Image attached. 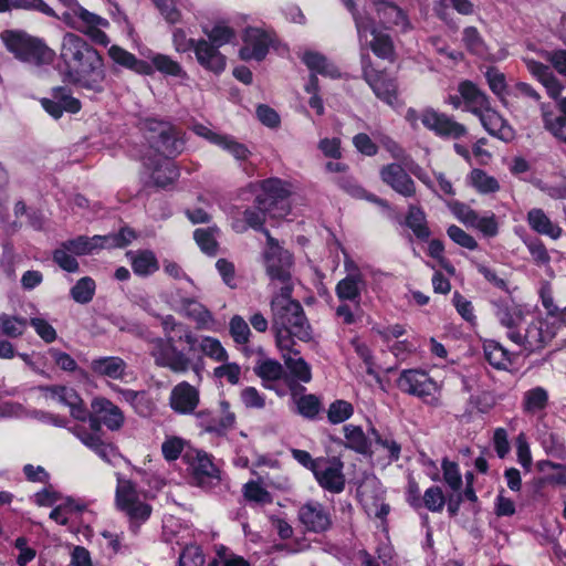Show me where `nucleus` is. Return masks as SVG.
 I'll return each mask as SVG.
<instances>
[{
	"label": "nucleus",
	"mask_w": 566,
	"mask_h": 566,
	"mask_svg": "<svg viewBox=\"0 0 566 566\" xmlns=\"http://www.w3.org/2000/svg\"><path fill=\"white\" fill-rule=\"evenodd\" d=\"M41 105L55 119L60 118L64 112L75 114L81 109V102L75 98L66 87H54L51 97L41 99Z\"/></svg>",
	"instance_id": "25"
},
{
	"label": "nucleus",
	"mask_w": 566,
	"mask_h": 566,
	"mask_svg": "<svg viewBox=\"0 0 566 566\" xmlns=\"http://www.w3.org/2000/svg\"><path fill=\"white\" fill-rule=\"evenodd\" d=\"M176 310L196 324L199 331H217V321L213 314L198 300L193 297H180L176 303Z\"/></svg>",
	"instance_id": "20"
},
{
	"label": "nucleus",
	"mask_w": 566,
	"mask_h": 566,
	"mask_svg": "<svg viewBox=\"0 0 566 566\" xmlns=\"http://www.w3.org/2000/svg\"><path fill=\"white\" fill-rule=\"evenodd\" d=\"M292 190L291 185L279 178H270L260 182V190L255 203L260 210H269L271 218H283L290 212L287 198Z\"/></svg>",
	"instance_id": "8"
},
{
	"label": "nucleus",
	"mask_w": 566,
	"mask_h": 566,
	"mask_svg": "<svg viewBox=\"0 0 566 566\" xmlns=\"http://www.w3.org/2000/svg\"><path fill=\"white\" fill-rule=\"evenodd\" d=\"M272 43L270 35L258 28H249L243 36V45L239 55L243 61H262Z\"/></svg>",
	"instance_id": "22"
},
{
	"label": "nucleus",
	"mask_w": 566,
	"mask_h": 566,
	"mask_svg": "<svg viewBox=\"0 0 566 566\" xmlns=\"http://www.w3.org/2000/svg\"><path fill=\"white\" fill-rule=\"evenodd\" d=\"M217 146L232 155L237 160H247L250 156V150L244 144L239 143L234 137L229 135H222L218 139Z\"/></svg>",
	"instance_id": "56"
},
{
	"label": "nucleus",
	"mask_w": 566,
	"mask_h": 566,
	"mask_svg": "<svg viewBox=\"0 0 566 566\" xmlns=\"http://www.w3.org/2000/svg\"><path fill=\"white\" fill-rule=\"evenodd\" d=\"M446 504V496L440 486H430L422 496V506L433 513L441 512Z\"/></svg>",
	"instance_id": "57"
},
{
	"label": "nucleus",
	"mask_w": 566,
	"mask_h": 566,
	"mask_svg": "<svg viewBox=\"0 0 566 566\" xmlns=\"http://www.w3.org/2000/svg\"><path fill=\"white\" fill-rule=\"evenodd\" d=\"M126 255L138 276H149L159 270L158 259L151 250L129 251Z\"/></svg>",
	"instance_id": "34"
},
{
	"label": "nucleus",
	"mask_w": 566,
	"mask_h": 566,
	"mask_svg": "<svg viewBox=\"0 0 566 566\" xmlns=\"http://www.w3.org/2000/svg\"><path fill=\"white\" fill-rule=\"evenodd\" d=\"M343 432L345 448L360 454H368L370 452L371 442L361 427L349 423L343 427Z\"/></svg>",
	"instance_id": "37"
},
{
	"label": "nucleus",
	"mask_w": 566,
	"mask_h": 566,
	"mask_svg": "<svg viewBox=\"0 0 566 566\" xmlns=\"http://www.w3.org/2000/svg\"><path fill=\"white\" fill-rule=\"evenodd\" d=\"M108 55L116 64L129 69L138 74H153V67L148 62L138 60L134 54L118 45H112L108 49Z\"/></svg>",
	"instance_id": "35"
},
{
	"label": "nucleus",
	"mask_w": 566,
	"mask_h": 566,
	"mask_svg": "<svg viewBox=\"0 0 566 566\" xmlns=\"http://www.w3.org/2000/svg\"><path fill=\"white\" fill-rule=\"evenodd\" d=\"M43 391L45 392V396L52 400L67 406L70 408V413L74 419L82 422L86 421L88 410L75 389L65 386H50L43 388Z\"/></svg>",
	"instance_id": "23"
},
{
	"label": "nucleus",
	"mask_w": 566,
	"mask_h": 566,
	"mask_svg": "<svg viewBox=\"0 0 566 566\" xmlns=\"http://www.w3.org/2000/svg\"><path fill=\"white\" fill-rule=\"evenodd\" d=\"M376 443L381 447L386 452L389 462L398 461L400 458L401 447L391 436H380L375 428L370 429Z\"/></svg>",
	"instance_id": "60"
},
{
	"label": "nucleus",
	"mask_w": 566,
	"mask_h": 566,
	"mask_svg": "<svg viewBox=\"0 0 566 566\" xmlns=\"http://www.w3.org/2000/svg\"><path fill=\"white\" fill-rule=\"evenodd\" d=\"M472 228L479 230L484 237L494 238L499 233L497 218L493 212H489L484 216L476 214V219L473 221Z\"/></svg>",
	"instance_id": "58"
},
{
	"label": "nucleus",
	"mask_w": 566,
	"mask_h": 566,
	"mask_svg": "<svg viewBox=\"0 0 566 566\" xmlns=\"http://www.w3.org/2000/svg\"><path fill=\"white\" fill-rule=\"evenodd\" d=\"M363 76L371 87L376 96L390 106H395L397 99V85L392 78L386 74L376 71L370 64L368 55H361Z\"/></svg>",
	"instance_id": "16"
},
{
	"label": "nucleus",
	"mask_w": 566,
	"mask_h": 566,
	"mask_svg": "<svg viewBox=\"0 0 566 566\" xmlns=\"http://www.w3.org/2000/svg\"><path fill=\"white\" fill-rule=\"evenodd\" d=\"M218 232L217 228L209 229H197L193 233V238L200 249L207 254H216L217 252V241L216 233Z\"/></svg>",
	"instance_id": "59"
},
{
	"label": "nucleus",
	"mask_w": 566,
	"mask_h": 566,
	"mask_svg": "<svg viewBox=\"0 0 566 566\" xmlns=\"http://www.w3.org/2000/svg\"><path fill=\"white\" fill-rule=\"evenodd\" d=\"M458 91L464 99V109L479 119L483 128L493 137L505 143L515 138V130L502 115L495 111L485 95L474 83L463 81Z\"/></svg>",
	"instance_id": "4"
},
{
	"label": "nucleus",
	"mask_w": 566,
	"mask_h": 566,
	"mask_svg": "<svg viewBox=\"0 0 566 566\" xmlns=\"http://www.w3.org/2000/svg\"><path fill=\"white\" fill-rule=\"evenodd\" d=\"M548 405V392L543 387H534L523 395L522 408L527 415H538Z\"/></svg>",
	"instance_id": "42"
},
{
	"label": "nucleus",
	"mask_w": 566,
	"mask_h": 566,
	"mask_svg": "<svg viewBox=\"0 0 566 566\" xmlns=\"http://www.w3.org/2000/svg\"><path fill=\"white\" fill-rule=\"evenodd\" d=\"M64 78L94 92L103 90L105 69L102 55L83 38L65 33L60 49Z\"/></svg>",
	"instance_id": "1"
},
{
	"label": "nucleus",
	"mask_w": 566,
	"mask_h": 566,
	"mask_svg": "<svg viewBox=\"0 0 566 566\" xmlns=\"http://www.w3.org/2000/svg\"><path fill=\"white\" fill-rule=\"evenodd\" d=\"M524 62L527 70L544 85L547 94L552 98H558L563 91V85L553 75L549 67L530 57H525Z\"/></svg>",
	"instance_id": "33"
},
{
	"label": "nucleus",
	"mask_w": 566,
	"mask_h": 566,
	"mask_svg": "<svg viewBox=\"0 0 566 566\" xmlns=\"http://www.w3.org/2000/svg\"><path fill=\"white\" fill-rule=\"evenodd\" d=\"M168 400L176 413L191 415L199 405L200 392L197 387L184 380L172 387Z\"/></svg>",
	"instance_id": "24"
},
{
	"label": "nucleus",
	"mask_w": 566,
	"mask_h": 566,
	"mask_svg": "<svg viewBox=\"0 0 566 566\" xmlns=\"http://www.w3.org/2000/svg\"><path fill=\"white\" fill-rule=\"evenodd\" d=\"M494 314L501 326L506 329V337L511 342L521 340V324L524 321V312L521 305L513 301H496L493 303Z\"/></svg>",
	"instance_id": "19"
},
{
	"label": "nucleus",
	"mask_w": 566,
	"mask_h": 566,
	"mask_svg": "<svg viewBox=\"0 0 566 566\" xmlns=\"http://www.w3.org/2000/svg\"><path fill=\"white\" fill-rule=\"evenodd\" d=\"M526 221L534 232L547 235L553 240L559 239L563 233V229L554 223L541 208L531 209L527 212Z\"/></svg>",
	"instance_id": "32"
},
{
	"label": "nucleus",
	"mask_w": 566,
	"mask_h": 566,
	"mask_svg": "<svg viewBox=\"0 0 566 566\" xmlns=\"http://www.w3.org/2000/svg\"><path fill=\"white\" fill-rule=\"evenodd\" d=\"M565 327L563 321L536 317L521 331V340H515L514 344L530 353L539 352L549 345L558 332Z\"/></svg>",
	"instance_id": "9"
},
{
	"label": "nucleus",
	"mask_w": 566,
	"mask_h": 566,
	"mask_svg": "<svg viewBox=\"0 0 566 566\" xmlns=\"http://www.w3.org/2000/svg\"><path fill=\"white\" fill-rule=\"evenodd\" d=\"M70 249L66 248V243L63 242L60 248H57L53 253V260L61 269L66 272H77L78 271V262L75 259Z\"/></svg>",
	"instance_id": "61"
},
{
	"label": "nucleus",
	"mask_w": 566,
	"mask_h": 566,
	"mask_svg": "<svg viewBox=\"0 0 566 566\" xmlns=\"http://www.w3.org/2000/svg\"><path fill=\"white\" fill-rule=\"evenodd\" d=\"M298 521L307 532L323 533L332 526V514L324 504L310 500L297 511Z\"/></svg>",
	"instance_id": "18"
},
{
	"label": "nucleus",
	"mask_w": 566,
	"mask_h": 566,
	"mask_svg": "<svg viewBox=\"0 0 566 566\" xmlns=\"http://www.w3.org/2000/svg\"><path fill=\"white\" fill-rule=\"evenodd\" d=\"M153 72L156 70L165 75L187 80L188 74L184 67L170 56L166 54L156 53L150 56Z\"/></svg>",
	"instance_id": "45"
},
{
	"label": "nucleus",
	"mask_w": 566,
	"mask_h": 566,
	"mask_svg": "<svg viewBox=\"0 0 566 566\" xmlns=\"http://www.w3.org/2000/svg\"><path fill=\"white\" fill-rule=\"evenodd\" d=\"M380 22L387 28H398L401 32L410 30V22L405 12L388 0H370Z\"/></svg>",
	"instance_id": "29"
},
{
	"label": "nucleus",
	"mask_w": 566,
	"mask_h": 566,
	"mask_svg": "<svg viewBox=\"0 0 566 566\" xmlns=\"http://www.w3.org/2000/svg\"><path fill=\"white\" fill-rule=\"evenodd\" d=\"M116 392H118L123 400L129 403L135 411L140 416H148L153 410V402L149 399L146 391L133 390V389H124L118 386L112 387Z\"/></svg>",
	"instance_id": "39"
},
{
	"label": "nucleus",
	"mask_w": 566,
	"mask_h": 566,
	"mask_svg": "<svg viewBox=\"0 0 566 566\" xmlns=\"http://www.w3.org/2000/svg\"><path fill=\"white\" fill-rule=\"evenodd\" d=\"M421 124L437 136L442 138L458 139L467 135V127L457 122L453 117L439 113L433 108H426L421 112Z\"/></svg>",
	"instance_id": "13"
},
{
	"label": "nucleus",
	"mask_w": 566,
	"mask_h": 566,
	"mask_svg": "<svg viewBox=\"0 0 566 566\" xmlns=\"http://www.w3.org/2000/svg\"><path fill=\"white\" fill-rule=\"evenodd\" d=\"M161 326L165 337H156L149 342V355L154 358L156 366L167 368L175 374L192 371L200 377L203 371L202 358L192 359L185 350L178 349L170 335L178 327H182V324L172 315H166L161 318Z\"/></svg>",
	"instance_id": "3"
},
{
	"label": "nucleus",
	"mask_w": 566,
	"mask_h": 566,
	"mask_svg": "<svg viewBox=\"0 0 566 566\" xmlns=\"http://www.w3.org/2000/svg\"><path fill=\"white\" fill-rule=\"evenodd\" d=\"M266 213L269 214V210H260L258 206L255 209H247L242 213V220H233L232 228L237 232H244L248 228H253L262 230L266 234L268 231L262 228Z\"/></svg>",
	"instance_id": "47"
},
{
	"label": "nucleus",
	"mask_w": 566,
	"mask_h": 566,
	"mask_svg": "<svg viewBox=\"0 0 566 566\" xmlns=\"http://www.w3.org/2000/svg\"><path fill=\"white\" fill-rule=\"evenodd\" d=\"M127 364L118 356H102L92 359L91 371L97 377L122 380L127 376Z\"/></svg>",
	"instance_id": "30"
},
{
	"label": "nucleus",
	"mask_w": 566,
	"mask_h": 566,
	"mask_svg": "<svg viewBox=\"0 0 566 566\" xmlns=\"http://www.w3.org/2000/svg\"><path fill=\"white\" fill-rule=\"evenodd\" d=\"M73 15L77 18L78 27H76V30L80 32L81 29H94L96 27L106 28L108 25V21L106 19L88 12L80 6H75V8H73Z\"/></svg>",
	"instance_id": "52"
},
{
	"label": "nucleus",
	"mask_w": 566,
	"mask_h": 566,
	"mask_svg": "<svg viewBox=\"0 0 566 566\" xmlns=\"http://www.w3.org/2000/svg\"><path fill=\"white\" fill-rule=\"evenodd\" d=\"M230 335L237 344H247L251 336V331L243 317L234 315L229 323Z\"/></svg>",
	"instance_id": "62"
},
{
	"label": "nucleus",
	"mask_w": 566,
	"mask_h": 566,
	"mask_svg": "<svg viewBox=\"0 0 566 566\" xmlns=\"http://www.w3.org/2000/svg\"><path fill=\"white\" fill-rule=\"evenodd\" d=\"M539 298L543 307L546 310L545 318L551 321H563L566 326V306L559 308L553 296V289L548 282H544L539 289Z\"/></svg>",
	"instance_id": "46"
},
{
	"label": "nucleus",
	"mask_w": 566,
	"mask_h": 566,
	"mask_svg": "<svg viewBox=\"0 0 566 566\" xmlns=\"http://www.w3.org/2000/svg\"><path fill=\"white\" fill-rule=\"evenodd\" d=\"M179 176L174 161L167 157H148L144 161L143 177L145 184L158 188L171 185Z\"/></svg>",
	"instance_id": "14"
},
{
	"label": "nucleus",
	"mask_w": 566,
	"mask_h": 566,
	"mask_svg": "<svg viewBox=\"0 0 566 566\" xmlns=\"http://www.w3.org/2000/svg\"><path fill=\"white\" fill-rule=\"evenodd\" d=\"M95 290V281L90 276H84L71 289V296L76 303L87 304L93 300Z\"/></svg>",
	"instance_id": "51"
},
{
	"label": "nucleus",
	"mask_w": 566,
	"mask_h": 566,
	"mask_svg": "<svg viewBox=\"0 0 566 566\" xmlns=\"http://www.w3.org/2000/svg\"><path fill=\"white\" fill-rule=\"evenodd\" d=\"M65 243L66 248L77 256L92 254L101 249H106L103 235H80L75 239L65 241Z\"/></svg>",
	"instance_id": "40"
},
{
	"label": "nucleus",
	"mask_w": 566,
	"mask_h": 566,
	"mask_svg": "<svg viewBox=\"0 0 566 566\" xmlns=\"http://www.w3.org/2000/svg\"><path fill=\"white\" fill-rule=\"evenodd\" d=\"M357 496L369 516L381 518L389 513V506L384 503V490L376 476H366L357 489Z\"/></svg>",
	"instance_id": "12"
},
{
	"label": "nucleus",
	"mask_w": 566,
	"mask_h": 566,
	"mask_svg": "<svg viewBox=\"0 0 566 566\" xmlns=\"http://www.w3.org/2000/svg\"><path fill=\"white\" fill-rule=\"evenodd\" d=\"M86 421H88V428L84 426V422L76 423L70 427L69 430L87 448L94 446L93 442L99 437V420L88 415Z\"/></svg>",
	"instance_id": "48"
},
{
	"label": "nucleus",
	"mask_w": 566,
	"mask_h": 566,
	"mask_svg": "<svg viewBox=\"0 0 566 566\" xmlns=\"http://www.w3.org/2000/svg\"><path fill=\"white\" fill-rule=\"evenodd\" d=\"M268 248L264 253L266 273L272 281H279L284 285L291 277L293 265L292 254L281 248L277 242L266 232Z\"/></svg>",
	"instance_id": "11"
},
{
	"label": "nucleus",
	"mask_w": 566,
	"mask_h": 566,
	"mask_svg": "<svg viewBox=\"0 0 566 566\" xmlns=\"http://www.w3.org/2000/svg\"><path fill=\"white\" fill-rule=\"evenodd\" d=\"M352 11L360 43H365L382 60H395V45L389 34L379 31L373 19L355 10V0H344Z\"/></svg>",
	"instance_id": "6"
},
{
	"label": "nucleus",
	"mask_w": 566,
	"mask_h": 566,
	"mask_svg": "<svg viewBox=\"0 0 566 566\" xmlns=\"http://www.w3.org/2000/svg\"><path fill=\"white\" fill-rule=\"evenodd\" d=\"M197 62L207 71L220 74L224 71L227 60L219 48L205 39L197 40L193 49Z\"/></svg>",
	"instance_id": "28"
},
{
	"label": "nucleus",
	"mask_w": 566,
	"mask_h": 566,
	"mask_svg": "<svg viewBox=\"0 0 566 566\" xmlns=\"http://www.w3.org/2000/svg\"><path fill=\"white\" fill-rule=\"evenodd\" d=\"M397 385L401 391L422 399L436 400L434 395L439 391L438 384L428 374L416 369L403 370Z\"/></svg>",
	"instance_id": "15"
},
{
	"label": "nucleus",
	"mask_w": 566,
	"mask_h": 566,
	"mask_svg": "<svg viewBox=\"0 0 566 566\" xmlns=\"http://www.w3.org/2000/svg\"><path fill=\"white\" fill-rule=\"evenodd\" d=\"M379 175L381 181L400 196L410 198L416 195L415 182L400 164L392 163L382 166Z\"/></svg>",
	"instance_id": "21"
},
{
	"label": "nucleus",
	"mask_w": 566,
	"mask_h": 566,
	"mask_svg": "<svg viewBox=\"0 0 566 566\" xmlns=\"http://www.w3.org/2000/svg\"><path fill=\"white\" fill-rule=\"evenodd\" d=\"M254 373L265 381H274L282 378L284 371L282 365L273 359H264L254 367Z\"/></svg>",
	"instance_id": "53"
},
{
	"label": "nucleus",
	"mask_w": 566,
	"mask_h": 566,
	"mask_svg": "<svg viewBox=\"0 0 566 566\" xmlns=\"http://www.w3.org/2000/svg\"><path fill=\"white\" fill-rule=\"evenodd\" d=\"M469 184L480 193H493L499 191V181L481 169H473L468 176Z\"/></svg>",
	"instance_id": "50"
},
{
	"label": "nucleus",
	"mask_w": 566,
	"mask_h": 566,
	"mask_svg": "<svg viewBox=\"0 0 566 566\" xmlns=\"http://www.w3.org/2000/svg\"><path fill=\"white\" fill-rule=\"evenodd\" d=\"M484 357L496 369H507L512 364V354L495 340H485L483 344Z\"/></svg>",
	"instance_id": "38"
},
{
	"label": "nucleus",
	"mask_w": 566,
	"mask_h": 566,
	"mask_svg": "<svg viewBox=\"0 0 566 566\" xmlns=\"http://www.w3.org/2000/svg\"><path fill=\"white\" fill-rule=\"evenodd\" d=\"M179 339L188 345V350L186 354H188L192 359L201 357L203 364L205 357L210 358L217 363H224L229 358L227 349L216 337L206 335L198 336L193 334L192 331H190L188 327H185L184 333Z\"/></svg>",
	"instance_id": "10"
},
{
	"label": "nucleus",
	"mask_w": 566,
	"mask_h": 566,
	"mask_svg": "<svg viewBox=\"0 0 566 566\" xmlns=\"http://www.w3.org/2000/svg\"><path fill=\"white\" fill-rule=\"evenodd\" d=\"M292 286L283 285L281 292L271 301L272 327L275 331L276 346L280 352L294 346L293 337L303 342L312 338L311 326L300 302L291 296Z\"/></svg>",
	"instance_id": "2"
},
{
	"label": "nucleus",
	"mask_w": 566,
	"mask_h": 566,
	"mask_svg": "<svg viewBox=\"0 0 566 566\" xmlns=\"http://www.w3.org/2000/svg\"><path fill=\"white\" fill-rule=\"evenodd\" d=\"M153 145L161 153V157L168 158L180 151L182 143L177 138L171 128L163 127L157 137L153 139Z\"/></svg>",
	"instance_id": "44"
},
{
	"label": "nucleus",
	"mask_w": 566,
	"mask_h": 566,
	"mask_svg": "<svg viewBox=\"0 0 566 566\" xmlns=\"http://www.w3.org/2000/svg\"><path fill=\"white\" fill-rule=\"evenodd\" d=\"M354 408L352 403L345 400H336L333 402L327 411L329 422L336 424L342 423L353 416Z\"/></svg>",
	"instance_id": "63"
},
{
	"label": "nucleus",
	"mask_w": 566,
	"mask_h": 566,
	"mask_svg": "<svg viewBox=\"0 0 566 566\" xmlns=\"http://www.w3.org/2000/svg\"><path fill=\"white\" fill-rule=\"evenodd\" d=\"M92 409L109 430H118L124 423L122 410L111 400L96 397L92 400Z\"/></svg>",
	"instance_id": "31"
},
{
	"label": "nucleus",
	"mask_w": 566,
	"mask_h": 566,
	"mask_svg": "<svg viewBox=\"0 0 566 566\" xmlns=\"http://www.w3.org/2000/svg\"><path fill=\"white\" fill-rule=\"evenodd\" d=\"M406 224L413 234L420 240H427L430 237V230L427 226L426 214L419 207L410 206L406 216Z\"/></svg>",
	"instance_id": "49"
},
{
	"label": "nucleus",
	"mask_w": 566,
	"mask_h": 566,
	"mask_svg": "<svg viewBox=\"0 0 566 566\" xmlns=\"http://www.w3.org/2000/svg\"><path fill=\"white\" fill-rule=\"evenodd\" d=\"M219 408L221 411L220 420H217L208 410L199 411L196 413V418L205 431L221 436L234 427L235 415L231 411L230 403L227 400H220Z\"/></svg>",
	"instance_id": "26"
},
{
	"label": "nucleus",
	"mask_w": 566,
	"mask_h": 566,
	"mask_svg": "<svg viewBox=\"0 0 566 566\" xmlns=\"http://www.w3.org/2000/svg\"><path fill=\"white\" fill-rule=\"evenodd\" d=\"M205 562V554L196 544L185 545L178 558L179 566H203Z\"/></svg>",
	"instance_id": "55"
},
{
	"label": "nucleus",
	"mask_w": 566,
	"mask_h": 566,
	"mask_svg": "<svg viewBox=\"0 0 566 566\" xmlns=\"http://www.w3.org/2000/svg\"><path fill=\"white\" fill-rule=\"evenodd\" d=\"M544 125L555 137L566 143V117L554 116L552 113L543 112Z\"/></svg>",
	"instance_id": "64"
},
{
	"label": "nucleus",
	"mask_w": 566,
	"mask_h": 566,
	"mask_svg": "<svg viewBox=\"0 0 566 566\" xmlns=\"http://www.w3.org/2000/svg\"><path fill=\"white\" fill-rule=\"evenodd\" d=\"M208 42L220 48L228 44L234 38V31L224 23H217L210 30L205 29Z\"/></svg>",
	"instance_id": "54"
},
{
	"label": "nucleus",
	"mask_w": 566,
	"mask_h": 566,
	"mask_svg": "<svg viewBox=\"0 0 566 566\" xmlns=\"http://www.w3.org/2000/svg\"><path fill=\"white\" fill-rule=\"evenodd\" d=\"M303 62L306 66L314 73L322 74L324 76L329 77H338L339 71L338 69L329 62L324 55L313 52L306 51L302 56Z\"/></svg>",
	"instance_id": "43"
},
{
	"label": "nucleus",
	"mask_w": 566,
	"mask_h": 566,
	"mask_svg": "<svg viewBox=\"0 0 566 566\" xmlns=\"http://www.w3.org/2000/svg\"><path fill=\"white\" fill-rule=\"evenodd\" d=\"M115 505L117 510L127 516L129 530L134 534H137L139 526L150 517L153 512L147 493L139 490L134 482L119 474L117 475Z\"/></svg>",
	"instance_id": "5"
},
{
	"label": "nucleus",
	"mask_w": 566,
	"mask_h": 566,
	"mask_svg": "<svg viewBox=\"0 0 566 566\" xmlns=\"http://www.w3.org/2000/svg\"><path fill=\"white\" fill-rule=\"evenodd\" d=\"M1 38L8 48L19 60L41 65L53 61L54 51L46 46L41 40L27 36L25 34L6 31Z\"/></svg>",
	"instance_id": "7"
},
{
	"label": "nucleus",
	"mask_w": 566,
	"mask_h": 566,
	"mask_svg": "<svg viewBox=\"0 0 566 566\" xmlns=\"http://www.w3.org/2000/svg\"><path fill=\"white\" fill-rule=\"evenodd\" d=\"M344 464L336 458H318L313 472L317 483L326 491L340 493L345 488Z\"/></svg>",
	"instance_id": "17"
},
{
	"label": "nucleus",
	"mask_w": 566,
	"mask_h": 566,
	"mask_svg": "<svg viewBox=\"0 0 566 566\" xmlns=\"http://www.w3.org/2000/svg\"><path fill=\"white\" fill-rule=\"evenodd\" d=\"M191 465L195 476L201 484L221 480V472L219 468L203 451H196V457L193 458Z\"/></svg>",
	"instance_id": "36"
},
{
	"label": "nucleus",
	"mask_w": 566,
	"mask_h": 566,
	"mask_svg": "<svg viewBox=\"0 0 566 566\" xmlns=\"http://www.w3.org/2000/svg\"><path fill=\"white\" fill-rule=\"evenodd\" d=\"M361 285V275L353 273L337 283L335 292L340 301L359 302Z\"/></svg>",
	"instance_id": "41"
},
{
	"label": "nucleus",
	"mask_w": 566,
	"mask_h": 566,
	"mask_svg": "<svg viewBox=\"0 0 566 566\" xmlns=\"http://www.w3.org/2000/svg\"><path fill=\"white\" fill-rule=\"evenodd\" d=\"M285 366L289 370V376L285 377V382L291 389L295 388V382H310L312 379V371L310 365L301 357L300 352L291 348L281 352Z\"/></svg>",
	"instance_id": "27"
}]
</instances>
